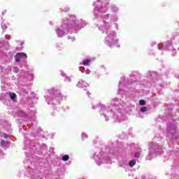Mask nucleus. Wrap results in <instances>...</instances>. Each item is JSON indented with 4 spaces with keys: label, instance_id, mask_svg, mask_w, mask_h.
<instances>
[{
    "label": "nucleus",
    "instance_id": "f257e3e1",
    "mask_svg": "<svg viewBox=\"0 0 179 179\" xmlns=\"http://www.w3.org/2000/svg\"><path fill=\"white\" fill-rule=\"evenodd\" d=\"M112 106L101 105L100 114L105 118L106 121H108L111 117L115 120L121 122L125 120V108H124V102L121 99H114L111 101Z\"/></svg>",
    "mask_w": 179,
    "mask_h": 179
},
{
    "label": "nucleus",
    "instance_id": "f03ea898",
    "mask_svg": "<svg viewBox=\"0 0 179 179\" xmlns=\"http://www.w3.org/2000/svg\"><path fill=\"white\" fill-rule=\"evenodd\" d=\"M9 48V43L8 41H4L3 39H1L0 41V76L1 79V89L8 87V84L6 83V79H8V75L10 73V69H3V66L9 62H12L13 59V53L9 52L8 55H6L8 50L3 52V50H8Z\"/></svg>",
    "mask_w": 179,
    "mask_h": 179
},
{
    "label": "nucleus",
    "instance_id": "7ed1b4c3",
    "mask_svg": "<svg viewBox=\"0 0 179 179\" xmlns=\"http://www.w3.org/2000/svg\"><path fill=\"white\" fill-rule=\"evenodd\" d=\"M85 26H86V22L77 20L75 15H71L69 18L64 19L63 24L56 29V34L57 37H64L71 30H80Z\"/></svg>",
    "mask_w": 179,
    "mask_h": 179
},
{
    "label": "nucleus",
    "instance_id": "20e7f679",
    "mask_svg": "<svg viewBox=\"0 0 179 179\" xmlns=\"http://www.w3.org/2000/svg\"><path fill=\"white\" fill-rule=\"evenodd\" d=\"M99 30L102 33H106L105 43L108 47L113 48L117 43L120 40L117 38V32L113 31L111 29V22L103 21L96 24Z\"/></svg>",
    "mask_w": 179,
    "mask_h": 179
},
{
    "label": "nucleus",
    "instance_id": "39448f33",
    "mask_svg": "<svg viewBox=\"0 0 179 179\" xmlns=\"http://www.w3.org/2000/svg\"><path fill=\"white\" fill-rule=\"evenodd\" d=\"M95 6L94 10V15L97 16L98 17H103L105 20H107L108 17H110V14H106L108 10L107 8V3L104 1H101L100 3V0H96V2L93 4Z\"/></svg>",
    "mask_w": 179,
    "mask_h": 179
},
{
    "label": "nucleus",
    "instance_id": "423d86ee",
    "mask_svg": "<svg viewBox=\"0 0 179 179\" xmlns=\"http://www.w3.org/2000/svg\"><path fill=\"white\" fill-rule=\"evenodd\" d=\"M131 87V84L127 78L122 77L119 82L118 85V93L120 94H125V92H128V90Z\"/></svg>",
    "mask_w": 179,
    "mask_h": 179
},
{
    "label": "nucleus",
    "instance_id": "0eeeda50",
    "mask_svg": "<svg viewBox=\"0 0 179 179\" xmlns=\"http://www.w3.org/2000/svg\"><path fill=\"white\" fill-rule=\"evenodd\" d=\"M94 159L98 166L106 164H108L110 163V159L107 158V154H103L101 152H96L94 155Z\"/></svg>",
    "mask_w": 179,
    "mask_h": 179
},
{
    "label": "nucleus",
    "instance_id": "6e6552de",
    "mask_svg": "<svg viewBox=\"0 0 179 179\" xmlns=\"http://www.w3.org/2000/svg\"><path fill=\"white\" fill-rule=\"evenodd\" d=\"M162 152V147L157 144H150V152L147 157L148 160L156 157L157 155H159V152Z\"/></svg>",
    "mask_w": 179,
    "mask_h": 179
},
{
    "label": "nucleus",
    "instance_id": "1a4fd4ad",
    "mask_svg": "<svg viewBox=\"0 0 179 179\" xmlns=\"http://www.w3.org/2000/svg\"><path fill=\"white\" fill-rule=\"evenodd\" d=\"M62 100H64V98L62 96V94H61L60 93L54 95L52 98L46 99V101L48 104H54L55 106H57V104H59Z\"/></svg>",
    "mask_w": 179,
    "mask_h": 179
},
{
    "label": "nucleus",
    "instance_id": "9d476101",
    "mask_svg": "<svg viewBox=\"0 0 179 179\" xmlns=\"http://www.w3.org/2000/svg\"><path fill=\"white\" fill-rule=\"evenodd\" d=\"M177 129V124H176L175 121H172L169 123L166 126V131L169 135H172L173 138H174V134H176V130Z\"/></svg>",
    "mask_w": 179,
    "mask_h": 179
},
{
    "label": "nucleus",
    "instance_id": "9b49d317",
    "mask_svg": "<svg viewBox=\"0 0 179 179\" xmlns=\"http://www.w3.org/2000/svg\"><path fill=\"white\" fill-rule=\"evenodd\" d=\"M27 59V55L23 52H17L15 56V62H24Z\"/></svg>",
    "mask_w": 179,
    "mask_h": 179
},
{
    "label": "nucleus",
    "instance_id": "f8f14e48",
    "mask_svg": "<svg viewBox=\"0 0 179 179\" xmlns=\"http://www.w3.org/2000/svg\"><path fill=\"white\" fill-rule=\"evenodd\" d=\"M4 97H10L13 101H16V94L14 92H7L5 94H0V100H3Z\"/></svg>",
    "mask_w": 179,
    "mask_h": 179
},
{
    "label": "nucleus",
    "instance_id": "ddd939ff",
    "mask_svg": "<svg viewBox=\"0 0 179 179\" xmlns=\"http://www.w3.org/2000/svg\"><path fill=\"white\" fill-rule=\"evenodd\" d=\"M162 47H160L158 45L159 50H172V49H171V42H170V41L164 43L162 44Z\"/></svg>",
    "mask_w": 179,
    "mask_h": 179
},
{
    "label": "nucleus",
    "instance_id": "4468645a",
    "mask_svg": "<svg viewBox=\"0 0 179 179\" xmlns=\"http://www.w3.org/2000/svg\"><path fill=\"white\" fill-rule=\"evenodd\" d=\"M87 86H89V85H87V83L83 80H80L77 84V87H80V89H83V87H87Z\"/></svg>",
    "mask_w": 179,
    "mask_h": 179
},
{
    "label": "nucleus",
    "instance_id": "2eb2a0df",
    "mask_svg": "<svg viewBox=\"0 0 179 179\" xmlns=\"http://www.w3.org/2000/svg\"><path fill=\"white\" fill-rule=\"evenodd\" d=\"M148 111V107L143 106L140 108L138 115L141 118H143L142 114H145Z\"/></svg>",
    "mask_w": 179,
    "mask_h": 179
},
{
    "label": "nucleus",
    "instance_id": "dca6fc26",
    "mask_svg": "<svg viewBox=\"0 0 179 179\" xmlns=\"http://www.w3.org/2000/svg\"><path fill=\"white\" fill-rule=\"evenodd\" d=\"M1 145L3 149H8L9 148V143L3 140L1 141Z\"/></svg>",
    "mask_w": 179,
    "mask_h": 179
},
{
    "label": "nucleus",
    "instance_id": "f3484780",
    "mask_svg": "<svg viewBox=\"0 0 179 179\" xmlns=\"http://www.w3.org/2000/svg\"><path fill=\"white\" fill-rule=\"evenodd\" d=\"M13 72H14V73H19V72H20V69H19V67L17 66H14L13 67Z\"/></svg>",
    "mask_w": 179,
    "mask_h": 179
},
{
    "label": "nucleus",
    "instance_id": "a211bd4d",
    "mask_svg": "<svg viewBox=\"0 0 179 179\" xmlns=\"http://www.w3.org/2000/svg\"><path fill=\"white\" fill-rule=\"evenodd\" d=\"M135 164H136V161L135 159H133L129 162V166L130 167H134Z\"/></svg>",
    "mask_w": 179,
    "mask_h": 179
},
{
    "label": "nucleus",
    "instance_id": "6ab92c4d",
    "mask_svg": "<svg viewBox=\"0 0 179 179\" xmlns=\"http://www.w3.org/2000/svg\"><path fill=\"white\" fill-rule=\"evenodd\" d=\"M89 64H90V59H85L83 62V65H85V66H87V65H89Z\"/></svg>",
    "mask_w": 179,
    "mask_h": 179
},
{
    "label": "nucleus",
    "instance_id": "aec40b11",
    "mask_svg": "<svg viewBox=\"0 0 179 179\" xmlns=\"http://www.w3.org/2000/svg\"><path fill=\"white\" fill-rule=\"evenodd\" d=\"M62 159L63 160V162H68L69 160V155H64Z\"/></svg>",
    "mask_w": 179,
    "mask_h": 179
},
{
    "label": "nucleus",
    "instance_id": "412c9836",
    "mask_svg": "<svg viewBox=\"0 0 179 179\" xmlns=\"http://www.w3.org/2000/svg\"><path fill=\"white\" fill-rule=\"evenodd\" d=\"M0 135H1V138H4V139H8V138H9V135H8L5 133L2 134L0 132Z\"/></svg>",
    "mask_w": 179,
    "mask_h": 179
},
{
    "label": "nucleus",
    "instance_id": "4be33fe9",
    "mask_svg": "<svg viewBox=\"0 0 179 179\" xmlns=\"http://www.w3.org/2000/svg\"><path fill=\"white\" fill-rule=\"evenodd\" d=\"M34 115H36V112L34 110H31L30 116L31 120H34Z\"/></svg>",
    "mask_w": 179,
    "mask_h": 179
},
{
    "label": "nucleus",
    "instance_id": "5701e85b",
    "mask_svg": "<svg viewBox=\"0 0 179 179\" xmlns=\"http://www.w3.org/2000/svg\"><path fill=\"white\" fill-rule=\"evenodd\" d=\"M111 9L113 12H115V13L118 12V8H117L115 6H111Z\"/></svg>",
    "mask_w": 179,
    "mask_h": 179
},
{
    "label": "nucleus",
    "instance_id": "b1692460",
    "mask_svg": "<svg viewBox=\"0 0 179 179\" xmlns=\"http://www.w3.org/2000/svg\"><path fill=\"white\" fill-rule=\"evenodd\" d=\"M1 29H3V30H6L8 27H6V24L3 23V22H1Z\"/></svg>",
    "mask_w": 179,
    "mask_h": 179
},
{
    "label": "nucleus",
    "instance_id": "393cba45",
    "mask_svg": "<svg viewBox=\"0 0 179 179\" xmlns=\"http://www.w3.org/2000/svg\"><path fill=\"white\" fill-rule=\"evenodd\" d=\"M145 104H146V102L145 101V100L141 99V100L139 101V105H140V106H145Z\"/></svg>",
    "mask_w": 179,
    "mask_h": 179
},
{
    "label": "nucleus",
    "instance_id": "a878e982",
    "mask_svg": "<svg viewBox=\"0 0 179 179\" xmlns=\"http://www.w3.org/2000/svg\"><path fill=\"white\" fill-rule=\"evenodd\" d=\"M19 115L20 116V117H26V113H24V111H22V110H21V111H20V113H19Z\"/></svg>",
    "mask_w": 179,
    "mask_h": 179
},
{
    "label": "nucleus",
    "instance_id": "bb28decb",
    "mask_svg": "<svg viewBox=\"0 0 179 179\" xmlns=\"http://www.w3.org/2000/svg\"><path fill=\"white\" fill-rule=\"evenodd\" d=\"M134 157H136V158L141 157V152H136L134 154Z\"/></svg>",
    "mask_w": 179,
    "mask_h": 179
},
{
    "label": "nucleus",
    "instance_id": "cd10ccee",
    "mask_svg": "<svg viewBox=\"0 0 179 179\" xmlns=\"http://www.w3.org/2000/svg\"><path fill=\"white\" fill-rule=\"evenodd\" d=\"M68 39L71 40V41H75V37L74 36H69Z\"/></svg>",
    "mask_w": 179,
    "mask_h": 179
},
{
    "label": "nucleus",
    "instance_id": "c85d7f7f",
    "mask_svg": "<svg viewBox=\"0 0 179 179\" xmlns=\"http://www.w3.org/2000/svg\"><path fill=\"white\" fill-rule=\"evenodd\" d=\"M71 78L69 77H66V78L64 79V82H67V83H69L71 82Z\"/></svg>",
    "mask_w": 179,
    "mask_h": 179
},
{
    "label": "nucleus",
    "instance_id": "c756f323",
    "mask_svg": "<svg viewBox=\"0 0 179 179\" xmlns=\"http://www.w3.org/2000/svg\"><path fill=\"white\" fill-rule=\"evenodd\" d=\"M5 38L6 40H10L11 38L10 35H6Z\"/></svg>",
    "mask_w": 179,
    "mask_h": 179
},
{
    "label": "nucleus",
    "instance_id": "7c9ffc66",
    "mask_svg": "<svg viewBox=\"0 0 179 179\" xmlns=\"http://www.w3.org/2000/svg\"><path fill=\"white\" fill-rule=\"evenodd\" d=\"M85 138H87V135L85 133L82 134V139H85Z\"/></svg>",
    "mask_w": 179,
    "mask_h": 179
},
{
    "label": "nucleus",
    "instance_id": "2f4dec72",
    "mask_svg": "<svg viewBox=\"0 0 179 179\" xmlns=\"http://www.w3.org/2000/svg\"><path fill=\"white\" fill-rule=\"evenodd\" d=\"M97 107H99V105H97V104L92 106V108H93L94 110L95 108H96Z\"/></svg>",
    "mask_w": 179,
    "mask_h": 179
},
{
    "label": "nucleus",
    "instance_id": "473e14b6",
    "mask_svg": "<svg viewBox=\"0 0 179 179\" xmlns=\"http://www.w3.org/2000/svg\"><path fill=\"white\" fill-rule=\"evenodd\" d=\"M85 73H87V75H89V73H90V70L89 69L85 70Z\"/></svg>",
    "mask_w": 179,
    "mask_h": 179
},
{
    "label": "nucleus",
    "instance_id": "72a5a7b5",
    "mask_svg": "<svg viewBox=\"0 0 179 179\" xmlns=\"http://www.w3.org/2000/svg\"><path fill=\"white\" fill-rule=\"evenodd\" d=\"M172 52H176V49H173Z\"/></svg>",
    "mask_w": 179,
    "mask_h": 179
},
{
    "label": "nucleus",
    "instance_id": "f704fd0d",
    "mask_svg": "<svg viewBox=\"0 0 179 179\" xmlns=\"http://www.w3.org/2000/svg\"><path fill=\"white\" fill-rule=\"evenodd\" d=\"M115 20H117V16L114 17Z\"/></svg>",
    "mask_w": 179,
    "mask_h": 179
},
{
    "label": "nucleus",
    "instance_id": "c9c22d12",
    "mask_svg": "<svg viewBox=\"0 0 179 179\" xmlns=\"http://www.w3.org/2000/svg\"><path fill=\"white\" fill-rule=\"evenodd\" d=\"M172 179H178L177 177H173Z\"/></svg>",
    "mask_w": 179,
    "mask_h": 179
},
{
    "label": "nucleus",
    "instance_id": "e433bc0d",
    "mask_svg": "<svg viewBox=\"0 0 179 179\" xmlns=\"http://www.w3.org/2000/svg\"><path fill=\"white\" fill-rule=\"evenodd\" d=\"M62 76H65V74H64V73H62Z\"/></svg>",
    "mask_w": 179,
    "mask_h": 179
},
{
    "label": "nucleus",
    "instance_id": "4c0bfd02",
    "mask_svg": "<svg viewBox=\"0 0 179 179\" xmlns=\"http://www.w3.org/2000/svg\"><path fill=\"white\" fill-rule=\"evenodd\" d=\"M87 94H89V92H87Z\"/></svg>",
    "mask_w": 179,
    "mask_h": 179
},
{
    "label": "nucleus",
    "instance_id": "58836bf2",
    "mask_svg": "<svg viewBox=\"0 0 179 179\" xmlns=\"http://www.w3.org/2000/svg\"><path fill=\"white\" fill-rule=\"evenodd\" d=\"M179 138V136H178V137H176V138Z\"/></svg>",
    "mask_w": 179,
    "mask_h": 179
},
{
    "label": "nucleus",
    "instance_id": "ea45409f",
    "mask_svg": "<svg viewBox=\"0 0 179 179\" xmlns=\"http://www.w3.org/2000/svg\"><path fill=\"white\" fill-rule=\"evenodd\" d=\"M2 15H3V13H2Z\"/></svg>",
    "mask_w": 179,
    "mask_h": 179
},
{
    "label": "nucleus",
    "instance_id": "a19ab883",
    "mask_svg": "<svg viewBox=\"0 0 179 179\" xmlns=\"http://www.w3.org/2000/svg\"><path fill=\"white\" fill-rule=\"evenodd\" d=\"M178 50H179V48H178Z\"/></svg>",
    "mask_w": 179,
    "mask_h": 179
}]
</instances>
